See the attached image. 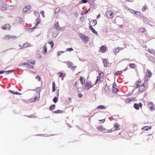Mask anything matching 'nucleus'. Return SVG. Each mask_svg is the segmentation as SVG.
Returning <instances> with one entry per match:
<instances>
[{
  "mask_svg": "<svg viewBox=\"0 0 155 155\" xmlns=\"http://www.w3.org/2000/svg\"><path fill=\"white\" fill-rule=\"evenodd\" d=\"M118 91V90L117 88H114V89H113V92L114 93H117Z\"/></svg>",
  "mask_w": 155,
  "mask_h": 155,
  "instance_id": "obj_34",
  "label": "nucleus"
},
{
  "mask_svg": "<svg viewBox=\"0 0 155 155\" xmlns=\"http://www.w3.org/2000/svg\"><path fill=\"white\" fill-rule=\"evenodd\" d=\"M116 84L115 82H114L113 84L112 87L113 88H115L116 87Z\"/></svg>",
  "mask_w": 155,
  "mask_h": 155,
  "instance_id": "obj_50",
  "label": "nucleus"
},
{
  "mask_svg": "<svg viewBox=\"0 0 155 155\" xmlns=\"http://www.w3.org/2000/svg\"><path fill=\"white\" fill-rule=\"evenodd\" d=\"M58 97H55L53 99V102L55 103H56L57 101H58Z\"/></svg>",
  "mask_w": 155,
  "mask_h": 155,
  "instance_id": "obj_37",
  "label": "nucleus"
},
{
  "mask_svg": "<svg viewBox=\"0 0 155 155\" xmlns=\"http://www.w3.org/2000/svg\"><path fill=\"white\" fill-rule=\"evenodd\" d=\"M151 128V126H145L144 127L142 128V129H144V130L147 131L148 130L150 129Z\"/></svg>",
  "mask_w": 155,
  "mask_h": 155,
  "instance_id": "obj_22",
  "label": "nucleus"
},
{
  "mask_svg": "<svg viewBox=\"0 0 155 155\" xmlns=\"http://www.w3.org/2000/svg\"><path fill=\"white\" fill-rule=\"evenodd\" d=\"M29 62L30 63H31L32 64H35V61H30Z\"/></svg>",
  "mask_w": 155,
  "mask_h": 155,
  "instance_id": "obj_54",
  "label": "nucleus"
},
{
  "mask_svg": "<svg viewBox=\"0 0 155 155\" xmlns=\"http://www.w3.org/2000/svg\"><path fill=\"white\" fill-rule=\"evenodd\" d=\"M103 62L104 65L105 67H106L107 66V62L106 60H103Z\"/></svg>",
  "mask_w": 155,
  "mask_h": 155,
  "instance_id": "obj_45",
  "label": "nucleus"
},
{
  "mask_svg": "<svg viewBox=\"0 0 155 155\" xmlns=\"http://www.w3.org/2000/svg\"><path fill=\"white\" fill-rule=\"evenodd\" d=\"M129 66L130 68H134L136 67L135 64L134 63L130 64Z\"/></svg>",
  "mask_w": 155,
  "mask_h": 155,
  "instance_id": "obj_24",
  "label": "nucleus"
},
{
  "mask_svg": "<svg viewBox=\"0 0 155 155\" xmlns=\"http://www.w3.org/2000/svg\"><path fill=\"white\" fill-rule=\"evenodd\" d=\"M53 113L56 114L61 113H62V111L60 110H58L54 111Z\"/></svg>",
  "mask_w": 155,
  "mask_h": 155,
  "instance_id": "obj_31",
  "label": "nucleus"
},
{
  "mask_svg": "<svg viewBox=\"0 0 155 155\" xmlns=\"http://www.w3.org/2000/svg\"><path fill=\"white\" fill-rule=\"evenodd\" d=\"M11 91V93H12L13 94H17V93H18V92H16L15 93H14L13 92V91Z\"/></svg>",
  "mask_w": 155,
  "mask_h": 155,
  "instance_id": "obj_58",
  "label": "nucleus"
},
{
  "mask_svg": "<svg viewBox=\"0 0 155 155\" xmlns=\"http://www.w3.org/2000/svg\"><path fill=\"white\" fill-rule=\"evenodd\" d=\"M122 73V71H117V72H116L115 75L116 76H117L118 75H120Z\"/></svg>",
  "mask_w": 155,
  "mask_h": 155,
  "instance_id": "obj_32",
  "label": "nucleus"
},
{
  "mask_svg": "<svg viewBox=\"0 0 155 155\" xmlns=\"http://www.w3.org/2000/svg\"><path fill=\"white\" fill-rule=\"evenodd\" d=\"M40 13L41 15H42L43 18L45 17V15L44 14L45 12L43 11H41L40 12Z\"/></svg>",
  "mask_w": 155,
  "mask_h": 155,
  "instance_id": "obj_40",
  "label": "nucleus"
},
{
  "mask_svg": "<svg viewBox=\"0 0 155 155\" xmlns=\"http://www.w3.org/2000/svg\"><path fill=\"white\" fill-rule=\"evenodd\" d=\"M142 9L143 11H145L146 9V7L144 6H143Z\"/></svg>",
  "mask_w": 155,
  "mask_h": 155,
  "instance_id": "obj_55",
  "label": "nucleus"
},
{
  "mask_svg": "<svg viewBox=\"0 0 155 155\" xmlns=\"http://www.w3.org/2000/svg\"><path fill=\"white\" fill-rule=\"evenodd\" d=\"M5 71H0V74H3V73H5Z\"/></svg>",
  "mask_w": 155,
  "mask_h": 155,
  "instance_id": "obj_59",
  "label": "nucleus"
},
{
  "mask_svg": "<svg viewBox=\"0 0 155 155\" xmlns=\"http://www.w3.org/2000/svg\"><path fill=\"white\" fill-rule=\"evenodd\" d=\"M36 22L35 27L37 26L40 22V19L39 18H38L35 20Z\"/></svg>",
  "mask_w": 155,
  "mask_h": 155,
  "instance_id": "obj_26",
  "label": "nucleus"
},
{
  "mask_svg": "<svg viewBox=\"0 0 155 155\" xmlns=\"http://www.w3.org/2000/svg\"><path fill=\"white\" fill-rule=\"evenodd\" d=\"M80 82L81 84L82 85H83L84 84L85 82V80L84 78L83 77L81 76L80 78Z\"/></svg>",
  "mask_w": 155,
  "mask_h": 155,
  "instance_id": "obj_18",
  "label": "nucleus"
},
{
  "mask_svg": "<svg viewBox=\"0 0 155 155\" xmlns=\"http://www.w3.org/2000/svg\"><path fill=\"white\" fill-rule=\"evenodd\" d=\"M100 14H99L97 15V18H98L100 17Z\"/></svg>",
  "mask_w": 155,
  "mask_h": 155,
  "instance_id": "obj_61",
  "label": "nucleus"
},
{
  "mask_svg": "<svg viewBox=\"0 0 155 155\" xmlns=\"http://www.w3.org/2000/svg\"><path fill=\"white\" fill-rule=\"evenodd\" d=\"M88 2L87 0H82L80 2L81 4L86 3Z\"/></svg>",
  "mask_w": 155,
  "mask_h": 155,
  "instance_id": "obj_33",
  "label": "nucleus"
},
{
  "mask_svg": "<svg viewBox=\"0 0 155 155\" xmlns=\"http://www.w3.org/2000/svg\"><path fill=\"white\" fill-rule=\"evenodd\" d=\"M142 104L141 103H140L138 104L137 103H135L134 104V107L137 110H138L139 109V106L140 107H142Z\"/></svg>",
  "mask_w": 155,
  "mask_h": 155,
  "instance_id": "obj_8",
  "label": "nucleus"
},
{
  "mask_svg": "<svg viewBox=\"0 0 155 155\" xmlns=\"http://www.w3.org/2000/svg\"><path fill=\"white\" fill-rule=\"evenodd\" d=\"M73 50V49L71 48H67L66 50L67 51H72Z\"/></svg>",
  "mask_w": 155,
  "mask_h": 155,
  "instance_id": "obj_42",
  "label": "nucleus"
},
{
  "mask_svg": "<svg viewBox=\"0 0 155 155\" xmlns=\"http://www.w3.org/2000/svg\"><path fill=\"white\" fill-rule=\"evenodd\" d=\"M48 43L50 44L51 46V48H53V47L54 46V43L52 41H51L50 42H48Z\"/></svg>",
  "mask_w": 155,
  "mask_h": 155,
  "instance_id": "obj_38",
  "label": "nucleus"
},
{
  "mask_svg": "<svg viewBox=\"0 0 155 155\" xmlns=\"http://www.w3.org/2000/svg\"><path fill=\"white\" fill-rule=\"evenodd\" d=\"M59 89H58L57 90V92H56V93H57V97H59Z\"/></svg>",
  "mask_w": 155,
  "mask_h": 155,
  "instance_id": "obj_52",
  "label": "nucleus"
},
{
  "mask_svg": "<svg viewBox=\"0 0 155 155\" xmlns=\"http://www.w3.org/2000/svg\"><path fill=\"white\" fill-rule=\"evenodd\" d=\"M55 107V105L54 104H53L51 105L50 107V110H52L53 109H54Z\"/></svg>",
  "mask_w": 155,
  "mask_h": 155,
  "instance_id": "obj_39",
  "label": "nucleus"
},
{
  "mask_svg": "<svg viewBox=\"0 0 155 155\" xmlns=\"http://www.w3.org/2000/svg\"><path fill=\"white\" fill-rule=\"evenodd\" d=\"M98 129L99 130H102L103 131H106L107 130L103 126H100L98 127Z\"/></svg>",
  "mask_w": 155,
  "mask_h": 155,
  "instance_id": "obj_19",
  "label": "nucleus"
},
{
  "mask_svg": "<svg viewBox=\"0 0 155 155\" xmlns=\"http://www.w3.org/2000/svg\"><path fill=\"white\" fill-rule=\"evenodd\" d=\"M29 45V44L27 43H25L23 45V48H26L28 47Z\"/></svg>",
  "mask_w": 155,
  "mask_h": 155,
  "instance_id": "obj_41",
  "label": "nucleus"
},
{
  "mask_svg": "<svg viewBox=\"0 0 155 155\" xmlns=\"http://www.w3.org/2000/svg\"><path fill=\"white\" fill-rule=\"evenodd\" d=\"M94 84H92L91 82H86L84 85V88L85 90H88L89 88L92 87Z\"/></svg>",
  "mask_w": 155,
  "mask_h": 155,
  "instance_id": "obj_2",
  "label": "nucleus"
},
{
  "mask_svg": "<svg viewBox=\"0 0 155 155\" xmlns=\"http://www.w3.org/2000/svg\"><path fill=\"white\" fill-rule=\"evenodd\" d=\"M55 84L54 82H52V91L53 92H54L55 91Z\"/></svg>",
  "mask_w": 155,
  "mask_h": 155,
  "instance_id": "obj_28",
  "label": "nucleus"
},
{
  "mask_svg": "<svg viewBox=\"0 0 155 155\" xmlns=\"http://www.w3.org/2000/svg\"><path fill=\"white\" fill-rule=\"evenodd\" d=\"M130 98H127L126 99V102L127 103H129L130 102Z\"/></svg>",
  "mask_w": 155,
  "mask_h": 155,
  "instance_id": "obj_44",
  "label": "nucleus"
},
{
  "mask_svg": "<svg viewBox=\"0 0 155 155\" xmlns=\"http://www.w3.org/2000/svg\"><path fill=\"white\" fill-rule=\"evenodd\" d=\"M43 49L44 50V51L43 52V53L44 54H45L47 53V47L46 45H45L43 47Z\"/></svg>",
  "mask_w": 155,
  "mask_h": 155,
  "instance_id": "obj_25",
  "label": "nucleus"
},
{
  "mask_svg": "<svg viewBox=\"0 0 155 155\" xmlns=\"http://www.w3.org/2000/svg\"><path fill=\"white\" fill-rule=\"evenodd\" d=\"M106 14L107 17L110 19H112L114 17L113 12L111 10L107 11Z\"/></svg>",
  "mask_w": 155,
  "mask_h": 155,
  "instance_id": "obj_3",
  "label": "nucleus"
},
{
  "mask_svg": "<svg viewBox=\"0 0 155 155\" xmlns=\"http://www.w3.org/2000/svg\"><path fill=\"white\" fill-rule=\"evenodd\" d=\"M36 90H37V91H38L39 93H40L41 91V89H40V87L37 88H36Z\"/></svg>",
  "mask_w": 155,
  "mask_h": 155,
  "instance_id": "obj_51",
  "label": "nucleus"
},
{
  "mask_svg": "<svg viewBox=\"0 0 155 155\" xmlns=\"http://www.w3.org/2000/svg\"><path fill=\"white\" fill-rule=\"evenodd\" d=\"M60 8H56L54 11V13L55 14H58L59 13V11H60Z\"/></svg>",
  "mask_w": 155,
  "mask_h": 155,
  "instance_id": "obj_30",
  "label": "nucleus"
},
{
  "mask_svg": "<svg viewBox=\"0 0 155 155\" xmlns=\"http://www.w3.org/2000/svg\"><path fill=\"white\" fill-rule=\"evenodd\" d=\"M38 97H35L33 99H31L30 100L32 102H35L36 101V100L37 99Z\"/></svg>",
  "mask_w": 155,
  "mask_h": 155,
  "instance_id": "obj_35",
  "label": "nucleus"
},
{
  "mask_svg": "<svg viewBox=\"0 0 155 155\" xmlns=\"http://www.w3.org/2000/svg\"><path fill=\"white\" fill-rule=\"evenodd\" d=\"M114 126L115 128V130H117L120 129V126L117 124H115L114 125Z\"/></svg>",
  "mask_w": 155,
  "mask_h": 155,
  "instance_id": "obj_15",
  "label": "nucleus"
},
{
  "mask_svg": "<svg viewBox=\"0 0 155 155\" xmlns=\"http://www.w3.org/2000/svg\"><path fill=\"white\" fill-rule=\"evenodd\" d=\"M89 28L91 29L93 33L95 34H97V32L95 31L94 29L92 26H89Z\"/></svg>",
  "mask_w": 155,
  "mask_h": 155,
  "instance_id": "obj_20",
  "label": "nucleus"
},
{
  "mask_svg": "<svg viewBox=\"0 0 155 155\" xmlns=\"http://www.w3.org/2000/svg\"><path fill=\"white\" fill-rule=\"evenodd\" d=\"M149 77L145 75L144 77V82L143 83L140 79L136 81L134 86L136 88H138V92L142 93L146 91L148 88V81Z\"/></svg>",
  "mask_w": 155,
  "mask_h": 155,
  "instance_id": "obj_1",
  "label": "nucleus"
},
{
  "mask_svg": "<svg viewBox=\"0 0 155 155\" xmlns=\"http://www.w3.org/2000/svg\"><path fill=\"white\" fill-rule=\"evenodd\" d=\"M80 38L84 41L87 42L88 41L89 38L87 36L84 35L82 34H79Z\"/></svg>",
  "mask_w": 155,
  "mask_h": 155,
  "instance_id": "obj_4",
  "label": "nucleus"
},
{
  "mask_svg": "<svg viewBox=\"0 0 155 155\" xmlns=\"http://www.w3.org/2000/svg\"><path fill=\"white\" fill-rule=\"evenodd\" d=\"M7 8L6 6L5 5H4L3 6L1 7V9L2 10H5Z\"/></svg>",
  "mask_w": 155,
  "mask_h": 155,
  "instance_id": "obj_36",
  "label": "nucleus"
},
{
  "mask_svg": "<svg viewBox=\"0 0 155 155\" xmlns=\"http://www.w3.org/2000/svg\"><path fill=\"white\" fill-rule=\"evenodd\" d=\"M34 13L35 14H36V13H38V15L39 14V13L38 12H35Z\"/></svg>",
  "mask_w": 155,
  "mask_h": 155,
  "instance_id": "obj_63",
  "label": "nucleus"
},
{
  "mask_svg": "<svg viewBox=\"0 0 155 155\" xmlns=\"http://www.w3.org/2000/svg\"><path fill=\"white\" fill-rule=\"evenodd\" d=\"M97 108L99 109H104L105 108V107L103 105H100L97 106Z\"/></svg>",
  "mask_w": 155,
  "mask_h": 155,
  "instance_id": "obj_29",
  "label": "nucleus"
},
{
  "mask_svg": "<svg viewBox=\"0 0 155 155\" xmlns=\"http://www.w3.org/2000/svg\"><path fill=\"white\" fill-rule=\"evenodd\" d=\"M63 52H58V54H59L58 55H60V53H62Z\"/></svg>",
  "mask_w": 155,
  "mask_h": 155,
  "instance_id": "obj_64",
  "label": "nucleus"
},
{
  "mask_svg": "<svg viewBox=\"0 0 155 155\" xmlns=\"http://www.w3.org/2000/svg\"><path fill=\"white\" fill-rule=\"evenodd\" d=\"M15 38L16 36H11L10 35H6L4 38V39L5 40H9L11 39H14Z\"/></svg>",
  "mask_w": 155,
  "mask_h": 155,
  "instance_id": "obj_7",
  "label": "nucleus"
},
{
  "mask_svg": "<svg viewBox=\"0 0 155 155\" xmlns=\"http://www.w3.org/2000/svg\"><path fill=\"white\" fill-rule=\"evenodd\" d=\"M132 12H131V13H134L135 14H137L138 15H140V13L139 12L135 11L134 10H132Z\"/></svg>",
  "mask_w": 155,
  "mask_h": 155,
  "instance_id": "obj_27",
  "label": "nucleus"
},
{
  "mask_svg": "<svg viewBox=\"0 0 155 155\" xmlns=\"http://www.w3.org/2000/svg\"><path fill=\"white\" fill-rule=\"evenodd\" d=\"M2 28L3 29H10V26L9 24H6L4 25H3L2 27Z\"/></svg>",
  "mask_w": 155,
  "mask_h": 155,
  "instance_id": "obj_17",
  "label": "nucleus"
},
{
  "mask_svg": "<svg viewBox=\"0 0 155 155\" xmlns=\"http://www.w3.org/2000/svg\"><path fill=\"white\" fill-rule=\"evenodd\" d=\"M14 71V70H8V71H7L5 72L8 74V73H11L12 72H13Z\"/></svg>",
  "mask_w": 155,
  "mask_h": 155,
  "instance_id": "obj_46",
  "label": "nucleus"
},
{
  "mask_svg": "<svg viewBox=\"0 0 155 155\" xmlns=\"http://www.w3.org/2000/svg\"><path fill=\"white\" fill-rule=\"evenodd\" d=\"M59 74H60L59 76L61 78H62L63 76V73L61 72H60Z\"/></svg>",
  "mask_w": 155,
  "mask_h": 155,
  "instance_id": "obj_53",
  "label": "nucleus"
},
{
  "mask_svg": "<svg viewBox=\"0 0 155 155\" xmlns=\"http://www.w3.org/2000/svg\"><path fill=\"white\" fill-rule=\"evenodd\" d=\"M31 7L30 5H27L25 8L23 9V12H26L27 11H28L29 9H31Z\"/></svg>",
  "mask_w": 155,
  "mask_h": 155,
  "instance_id": "obj_9",
  "label": "nucleus"
},
{
  "mask_svg": "<svg viewBox=\"0 0 155 155\" xmlns=\"http://www.w3.org/2000/svg\"><path fill=\"white\" fill-rule=\"evenodd\" d=\"M98 78L100 81H102L104 79V74L101 71H99L98 73Z\"/></svg>",
  "mask_w": 155,
  "mask_h": 155,
  "instance_id": "obj_6",
  "label": "nucleus"
},
{
  "mask_svg": "<svg viewBox=\"0 0 155 155\" xmlns=\"http://www.w3.org/2000/svg\"><path fill=\"white\" fill-rule=\"evenodd\" d=\"M107 48L104 46H102L100 48V51L102 53H104L106 51Z\"/></svg>",
  "mask_w": 155,
  "mask_h": 155,
  "instance_id": "obj_12",
  "label": "nucleus"
},
{
  "mask_svg": "<svg viewBox=\"0 0 155 155\" xmlns=\"http://www.w3.org/2000/svg\"><path fill=\"white\" fill-rule=\"evenodd\" d=\"M147 51L151 54L155 56V50L152 49L148 48L147 49Z\"/></svg>",
  "mask_w": 155,
  "mask_h": 155,
  "instance_id": "obj_16",
  "label": "nucleus"
},
{
  "mask_svg": "<svg viewBox=\"0 0 155 155\" xmlns=\"http://www.w3.org/2000/svg\"><path fill=\"white\" fill-rule=\"evenodd\" d=\"M22 65H27V66H28V65H29V64L28 62H24V63H22Z\"/></svg>",
  "mask_w": 155,
  "mask_h": 155,
  "instance_id": "obj_43",
  "label": "nucleus"
},
{
  "mask_svg": "<svg viewBox=\"0 0 155 155\" xmlns=\"http://www.w3.org/2000/svg\"><path fill=\"white\" fill-rule=\"evenodd\" d=\"M147 72L146 73V74L145 75H147V76L149 77V78H150L152 76V73L150 71V70L149 69H147Z\"/></svg>",
  "mask_w": 155,
  "mask_h": 155,
  "instance_id": "obj_13",
  "label": "nucleus"
},
{
  "mask_svg": "<svg viewBox=\"0 0 155 155\" xmlns=\"http://www.w3.org/2000/svg\"><path fill=\"white\" fill-rule=\"evenodd\" d=\"M147 57L148 58V59L150 61H151L153 62L154 61V58L153 56L150 55H149Z\"/></svg>",
  "mask_w": 155,
  "mask_h": 155,
  "instance_id": "obj_21",
  "label": "nucleus"
},
{
  "mask_svg": "<svg viewBox=\"0 0 155 155\" xmlns=\"http://www.w3.org/2000/svg\"><path fill=\"white\" fill-rule=\"evenodd\" d=\"M78 96L79 97H81L82 96V95L80 93L78 94Z\"/></svg>",
  "mask_w": 155,
  "mask_h": 155,
  "instance_id": "obj_56",
  "label": "nucleus"
},
{
  "mask_svg": "<svg viewBox=\"0 0 155 155\" xmlns=\"http://www.w3.org/2000/svg\"><path fill=\"white\" fill-rule=\"evenodd\" d=\"M97 23L96 21L95 20H93L91 21L90 22V26H94Z\"/></svg>",
  "mask_w": 155,
  "mask_h": 155,
  "instance_id": "obj_14",
  "label": "nucleus"
},
{
  "mask_svg": "<svg viewBox=\"0 0 155 155\" xmlns=\"http://www.w3.org/2000/svg\"><path fill=\"white\" fill-rule=\"evenodd\" d=\"M119 26L120 27V28H122L123 27V25H120Z\"/></svg>",
  "mask_w": 155,
  "mask_h": 155,
  "instance_id": "obj_62",
  "label": "nucleus"
},
{
  "mask_svg": "<svg viewBox=\"0 0 155 155\" xmlns=\"http://www.w3.org/2000/svg\"><path fill=\"white\" fill-rule=\"evenodd\" d=\"M119 51V50L118 48H115L114 50V53L115 54H117V53Z\"/></svg>",
  "mask_w": 155,
  "mask_h": 155,
  "instance_id": "obj_23",
  "label": "nucleus"
},
{
  "mask_svg": "<svg viewBox=\"0 0 155 155\" xmlns=\"http://www.w3.org/2000/svg\"><path fill=\"white\" fill-rule=\"evenodd\" d=\"M130 101H135L136 100V98L135 97H131L130 98Z\"/></svg>",
  "mask_w": 155,
  "mask_h": 155,
  "instance_id": "obj_48",
  "label": "nucleus"
},
{
  "mask_svg": "<svg viewBox=\"0 0 155 155\" xmlns=\"http://www.w3.org/2000/svg\"><path fill=\"white\" fill-rule=\"evenodd\" d=\"M113 130L112 129H110V130H107V132L108 133H110L112 132Z\"/></svg>",
  "mask_w": 155,
  "mask_h": 155,
  "instance_id": "obj_57",
  "label": "nucleus"
},
{
  "mask_svg": "<svg viewBox=\"0 0 155 155\" xmlns=\"http://www.w3.org/2000/svg\"><path fill=\"white\" fill-rule=\"evenodd\" d=\"M97 80H96V81H95V83L94 84V85H95V84H97V82L99 81H100V80L98 78V76H97Z\"/></svg>",
  "mask_w": 155,
  "mask_h": 155,
  "instance_id": "obj_47",
  "label": "nucleus"
},
{
  "mask_svg": "<svg viewBox=\"0 0 155 155\" xmlns=\"http://www.w3.org/2000/svg\"><path fill=\"white\" fill-rule=\"evenodd\" d=\"M36 79H38V81H40L41 80V78L40 77V76H37L36 77Z\"/></svg>",
  "mask_w": 155,
  "mask_h": 155,
  "instance_id": "obj_49",
  "label": "nucleus"
},
{
  "mask_svg": "<svg viewBox=\"0 0 155 155\" xmlns=\"http://www.w3.org/2000/svg\"><path fill=\"white\" fill-rule=\"evenodd\" d=\"M28 66H29V68H33V66H32V65H30L29 64V65H28Z\"/></svg>",
  "mask_w": 155,
  "mask_h": 155,
  "instance_id": "obj_60",
  "label": "nucleus"
},
{
  "mask_svg": "<svg viewBox=\"0 0 155 155\" xmlns=\"http://www.w3.org/2000/svg\"><path fill=\"white\" fill-rule=\"evenodd\" d=\"M148 107L151 111H153L155 109V106L154 105L153 102H150L148 103Z\"/></svg>",
  "mask_w": 155,
  "mask_h": 155,
  "instance_id": "obj_5",
  "label": "nucleus"
},
{
  "mask_svg": "<svg viewBox=\"0 0 155 155\" xmlns=\"http://www.w3.org/2000/svg\"><path fill=\"white\" fill-rule=\"evenodd\" d=\"M54 28L58 30H60L61 29V28L60 26L58 21L54 25Z\"/></svg>",
  "mask_w": 155,
  "mask_h": 155,
  "instance_id": "obj_11",
  "label": "nucleus"
},
{
  "mask_svg": "<svg viewBox=\"0 0 155 155\" xmlns=\"http://www.w3.org/2000/svg\"><path fill=\"white\" fill-rule=\"evenodd\" d=\"M68 67L71 68V69L74 70L75 69L76 67V66H73V64L71 62L69 63L68 64Z\"/></svg>",
  "mask_w": 155,
  "mask_h": 155,
  "instance_id": "obj_10",
  "label": "nucleus"
}]
</instances>
